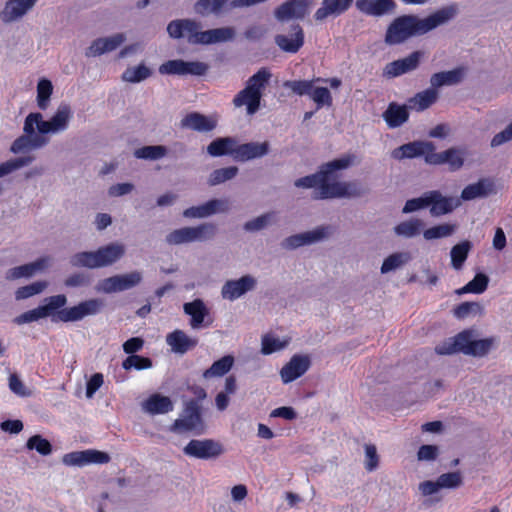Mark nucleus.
<instances>
[{"label": "nucleus", "instance_id": "obj_55", "mask_svg": "<svg viewBox=\"0 0 512 512\" xmlns=\"http://www.w3.org/2000/svg\"><path fill=\"white\" fill-rule=\"evenodd\" d=\"M46 302V304L41 305V308L45 313L46 317L51 316L53 318V315L56 312L63 309V307L67 303V298L64 294H59L48 297L46 299Z\"/></svg>", "mask_w": 512, "mask_h": 512}, {"label": "nucleus", "instance_id": "obj_21", "mask_svg": "<svg viewBox=\"0 0 512 512\" xmlns=\"http://www.w3.org/2000/svg\"><path fill=\"white\" fill-rule=\"evenodd\" d=\"M185 314L191 317L190 326L193 329L202 326L208 327L211 325L212 320L205 322V318L209 315V310L201 299H195L192 302H187L183 305Z\"/></svg>", "mask_w": 512, "mask_h": 512}, {"label": "nucleus", "instance_id": "obj_16", "mask_svg": "<svg viewBox=\"0 0 512 512\" xmlns=\"http://www.w3.org/2000/svg\"><path fill=\"white\" fill-rule=\"evenodd\" d=\"M460 204L461 202L458 198L443 196L438 190L429 191L430 214L433 217L449 214L460 206Z\"/></svg>", "mask_w": 512, "mask_h": 512}, {"label": "nucleus", "instance_id": "obj_35", "mask_svg": "<svg viewBox=\"0 0 512 512\" xmlns=\"http://www.w3.org/2000/svg\"><path fill=\"white\" fill-rule=\"evenodd\" d=\"M351 6V0H323L322 6L317 9L314 18L322 21L331 15H340Z\"/></svg>", "mask_w": 512, "mask_h": 512}, {"label": "nucleus", "instance_id": "obj_20", "mask_svg": "<svg viewBox=\"0 0 512 512\" xmlns=\"http://www.w3.org/2000/svg\"><path fill=\"white\" fill-rule=\"evenodd\" d=\"M292 34L275 36L276 45L284 52L297 53L304 45V31L299 24L292 25Z\"/></svg>", "mask_w": 512, "mask_h": 512}, {"label": "nucleus", "instance_id": "obj_56", "mask_svg": "<svg viewBox=\"0 0 512 512\" xmlns=\"http://www.w3.org/2000/svg\"><path fill=\"white\" fill-rule=\"evenodd\" d=\"M167 153V148L162 145L144 146L135 151V156L139 159L157 160L164 157Z\"/></svg>", "mask_w": 512, "mask_h": 512}, {"label": "nucleus", "instance_id": "obj_37", "mask_svg": "<svg viewBox=\"0 0 512 512\" xmlns=\"http://www.w3.org/2000/svg\"><path fill=\"white\" fill-rule=\"evenodd\" d=\"M237 140L233 137H220L207 146V153L212 157L231 155L234 158Z\"/></svg>", "mask_w": 512, "mask_h": 512}, {"label": "nucleus", "instance_id": "obj_24", "mask_svg": "<svg viewBox=\"0 0 512 512\" xmlns=\"http://www.w3.org/2000/svg\"><path fill=\"white\" fill-rule=\"evenodd\" d=\"M125 41L122 33L115 34L107 38H98L94 40L85 52L87 57L100 56L106 52H111L119 47Z\"/></svg>", "mask_w": 512, "mask_h": 512}, {"label": "nucleus", "instance_id": "obj_3", "mask_svg": "<svg viewBox=\"0 0 512 512\" xmlns=\"http://www.w3.org/2000/svg\"><path fill=\"white\" fill-rule=\"evenodd\" d=\"M125 253L122 244L111 243L98 248L96 251H85L74 254L70 263L74 267L90 269L106 267L117 262Z\"/></svg>", "mask_w": 512, "mask_h": 512}, {"label": "nucleus", "instance_id": "obj_41", "mask_svg": "<svg viewBox=\"0 0 512 512\" xmlns=\"http://www.w3.org/2000/svg\"><path fill=\"white\" fill-rule=\"evenodd\" d=\"M234 364V357L232 355H225L219 360L215 361L210 368L203 372V378L211 379L214 377H222L227 374Z\"/></svg>", "mask_w": 512, "mask_h": 512}, {"label": "nucleus", "instance_id": "obj_4", "mask_svg": "<svg viewBox=\"0 0 512 512\" xmlns=\"http://www.w3.org/2000/svg\"><path fill=\"white\" fill-rule=\"evenodd\" d=\"M72 111L69 105L61 104L49 121H44L41 113H30L24 122V132L34 133V125L40 134L56 133L67 129Z\"/></svg>", "mask_w": 512, "mask_h": 512}, {"label": "nucleus", "instance_id": "obj_31", "mask_svg": "<svg viewBox=\"0 0 512 512\" xmlns=\"http://www.w3.org/2000/svg\"><path fill=\"white\" fill-rule=\"evenodd\" d=\"M496 192L495 185L490 179H480L478 182L467 185L461 192V199L465 201L478 197H487Z\"/></svg>", "mask_w": 512, "mask_h": 512}, {"label": "nucleus", "instance_id": "obj_19", "mask_svg": "<svg viewBox=\"0 0 512 512\" xmlns=\"http://www.w3.org/2000/svg\"><path fill=\"white\" fill-rule=\"evenodd\" d=\"M217 123L216 117L206 116L199 112H190L181 120L182 127L201 133L213 131L217 127Z\"/></svg>", "mask_w": 512, "mask_h": 512}, {"label": "nucleus", "instance_id": "obj_15", "mask_svg": "<svg viewBox=\"0 0 512 512\" xmlns=\"http://www.w3.org/2000/svg\"><path fill=\"white\" fill-rule=\"evenodd\" d=\"M141 280L142 275L138 271L124 275H115L104 279L101 283V289L105 293L124 291L138 285Z\"/></svg>", "mask_w": 512, "mask_h": 512}, {"label": "nucleus", "instance_id": "obj_8", "mask_svg": "<svg viewBox=\"0 0 512 512\" xmlns=\"http://www.w3.org/2000/svg\"><path fill=\"white\" fill-rule=\"evenodd\" d=\"M104 303L101 299H89L80 302L79 304L63 308L53 315V322H76L91 315L98 314Z\"/></svg>", "mask_w": 512, "mask_h": 512}, {"label": "nucleus", "instance_id": "obj_28", "mask_svg": "<svg viewBox=\"0 0 512 512\" xmlns=\"http://www.w3.org/2000/svg\"><path fill=\"white\" fill-rule=\"evenodd\" d=\"M166 342L171 350L178 354H185L198 345L197 338L189 337L184 331L176 329L166 336Z\"/></svg>", "mask_w": 512, "mask_h": 512}, {"label": "nucleus", "instance_id": "obj_64", "mask_svg": "<svg viewBox=\"0 0 512 512\" xmlns=\"http://www.w3.org/2000/svg\"><path fill=\"white\" fill-rule=\"evenodd\" d=\"M440 488H456L462 484L460 472L444 473L438 477Z\"/></svg>", "mask_w": 512, "mask_h": 512}, {"label": "nucleus", "instance_id": "obj_32", "mask_svg": "<svg viewBox=\"0 0 512 512\" xmlns=\"http://www.w3.org/2000/svg\"><path fill=\"white\" fill-rule=\"evenodd\" d=\"M36 0H9L3 11L0 13V18L4 22H11L23 16L35 4Z\"/></svg>", "mask_w": 512, "mask_h": 512}, {"label": "nucleus", "instance_id": "obj_49", "mask_svg": "<svg viewBox=\"0 0 512 512\" xmlns=\"http://www.w3.org/2000/svg\"><path fill=\"white\" fill-rule=\"evenodd\" d=\"M53 92V86L51 81L47 79H41L37 85V103L41 110H45L48 107L50 97Z\"/></svg>", "mask_w": 512, "mask_h": 512}, {"label": "nucleus", "instance_id": "obj_9", "mask_svg": "<svg viewBox=\"0 0 512 512\" xmlns=\"http://www.w3.org/2000/svg\"><path fill=\"white\" fill-rule=\"evenodd\" d=\"M222 445L213 439H192L184 447L185 455L197 459H214L223 453Z\"/></svg>", "mask_w": 512, "mask_h": 512}, {"label": "nucleus", "instance_id": "obj_48", "mask_svg": "<svg viewBox=\"0 0 512 512\" xmlns=\"http://www.w3.org/2000/svg\"><path fill=\"white\" fill-rule=\"evenodd\" d=\"M228 0H198L194 5V10L202 16L210 13L217 14L221 11Z\"/></svg>", "mask_w": 512, "mask_h": 512}, {"label": "nucleus", "instance_id": "obj_61", "mask_svg": "<svg viewBox=\"0 0 512 512\" xmlns=\"http://www.w3.org/2000/svg\"><path fill=\"white\" fill-rule=\"evenodd\" d=\"M286 342L280 341L278 338L272 337L268 334L262 337L261 352L264 355H270L285 347Z\"/></svg>", "mask_w": 512, "mask_h": 512}, {"label": "nucleus", "instance_id": "obj_47", "mask_svg": "<svg viewBox=\"0 0 512 512\" xmlns=\"http://www.w3.org/2000/svg\"><path fill=\"white\" fill-rule=\"evenodd\" d=\"M488 282H489V279L485 274L478 273L475 275V277L471 281H469L464 287L459 289L457 292L459 294H463V293L481 294L487 289Z\"/></svg>", "mask_w": 512, "mask_h": 512}, {"label": "nucleus", "instance_id": "obj_29", "mask_svg": "<svg viewBox=\"0 0 512 512\" xmlns=\"http://www.w3.org/2000/svg\"><path fill=\"white\" fill-rule=\"evenodd\" d=\"M261 99L262 92L252 91L251 88L245 87L235 95L233 105L238 108L246 106L247 114L254 115L260 108Z\"/></svg>", "mask_w": 512, "mask_h": 512}, {"label": "nucleus", "instance_id": "obj_43", "mask_svg": "<svg viewBox=\"0 0 512 512\" xmlns=\"http://www.w3.org/2000/svg\"><path fill=\"white\" fill-rule=\"evenodd\" d=\"M423 227V222L420 219L414 218L408 221H403L394 227V231L398 236L411 238L418 235Z\"/></svg>", "mask_w": 512, "mask_h": 512}, {"label": "nucleus", "instance_id": "obj_22", "mask_svg": "<svg viewBox=\"0 0 512 512\" xmlns=\"http://www.w3.org/2000/svg\"><path fill=\"white\" fill-rule=\"evenodd\" d=\"M256 284L253 277L246 275L238 280H229L222 287V296L225 299L235 300L252 290Z\"/></svg>", "mask_w": 512, "mask_h": 512}, {"label": "nucleus", "instance_id": "obj_62", "mask_svg": "<svg viewBox=\"0 0 512 512\" xmlns=\"http://www.w3.org/2000/svg\"><path fill=\"white\" fill-rule=\"evenodd\" d=\"M9 389L19 397H28L31 395V392L27 389L23 381L16 373H12L8 379Z\"/></svg>", "mask_w": 512, "mask_h": 512}, {"label": "nucleus", "instance_id": "obj_44", "mask_svg": "<svg viewBox=\"0 0 512 512\" xmlns=\"http://www.w3.org/2000/svg\"><path fill=\"white\" fill-rule=\"evenodd\" d=\"M270 71L263 67L259 69L255 74H253L246 82L247 88H251L252 91L262 92L265 89L271 78Z\"/></svg>", "mask_w": 512, "mask_h": 512}, {"label": "nucleus", "instance_id": "obj_13", "mask_svg": "<svg viewBox=\"0 0 512 512\" xmlns=\"http://www.w3.org/2000/svg\"><path fill=\"white\" fill-rule=\"evenodd\" d=\"M311 3L312 0H287L275 9L274 16L278 21L303 19Z\"/></svg>", "mask_w": 512, "mask_h": 512}, {"label": "nucleus", "instance_id": "obj_2", "mask_svg": "<svg viewBox=\"0 0 512 512\" xmlns=\"http://www.w3.org/2000/svg\"><path fill=\"white\" fill-rule=\"evenodd\" d=\"M457 14L455 5L445 6L421 19L416 15H402L395 18L388 26L385 42L389 45L401 44L414 36L424 35L449 22Z\"/></svg>", "mask_w": 512, "mask_h": 512}, {"label": "nucleus", "instance_id": "obj_53", "mask_svg": "<svg viewBox=\"0 0 512 512\" xmlns=\"http://www.w3.org/2000/svg\"><path fill=\"white\" fill-rule=\"evenodd\" d=\"M462 341L459 339V333L452 337L444 340L435 347V352L438 355H451L454 353H462Z\"/></svg>", "mask_w": 512, "mask_h": 512}, {"label": "nucleus", "instance_id": "obj_17", "mask_svg": "<svg viewBox=\"0 0 512 512\" xmlns=\"http://www.w3.org/2000/svg\"><path fill=\"white\" fill-rule=\"evenodd\" d=\"M196 37L192 40V44L209 45L220 42L231 41L235 37V29L232 27H221L206 31L197 30Z\"/></svg>", "mask_w": 512, "mask_h": 512}, {"label": "nucleus", "instance_id": "obj_12", "mask_svg": "<svg viewBox=\"0 0 512 512\" xmlns=\"http://www.w3.org/2000/svg\"><path fill=\"white\" fill-rule=\"evenodd\" d=\"M422 56L421 51H414L405 58L387 63L383 69V76L391 79L415 70Z\"/></svg>", "mask_w": 512, "mask_h": 512}, {"label": "nucleus", "instance_id": "obj_46", "mask_svg": "<svg viewBox=\"0 0 512 512\" xmlns=\"http://www.w3.org/2000/svg\"><path fill=\"white\" fill-rule=\"evenodd\" d=\"M411 259L408 252H398L389 255L382 263L381 273H388L407 263Z\"/></svg>", "mask_w": 512, "mask_h": 512}, {"label": "nucleus", "instance_id": "obj_7", "mask_svg": "<svg viewBox=\"0 0 512 512\" xmlns=\"http://www.w3.org/2000/svg\"><path fill=\"white\" fill-rule=\"evenodd\" d=\"M217 227L213 223H204L196 227H183L173 230L166 236L170 245H179L194 241H204L215 236Z\"/></svg>", "mask_w": 512, "mask_h": 512}, {"label": "nucleus", "instance_id": "obj_59", "mask_svg": "<svg viewBox=\"0 0 512 512\" xmlns=\"http://www.w3.org/2000/svg\"><path fill=\"white\" fill-rule=\"evenodd\" d=\"M481 309L477 302H462L453 309V313L456 318L464 319L471 314H477Z\"/></svg>", "mask_w": 512, "mask_h": 512}, {"label": "nucleus", "instance_id": "obj_25", "mask_svg": "<svg viewBox=\"0 0 512 512\" xmlns=\"http://www.w3.org/2000/svg\"><path fill=\"white\" fill-rule=\"evenodd\" d=\"M269 152L268 142L256 143L250 142L245 144H236L234 150V159L236 161L245 162L251 159L259 158Z\"/></svg>", "mask_w": 512, "mask_h": 512}, {"label": "nucleus", "instance_id": "obj_5", "mask_svg": "<svg viewBox=\"0 0 512 512\" xmlns=\"http://www.w3.org/2000/svg\"><path fill=\"white\" fill-rule=\"evenodd\" d=\"M205 424L202 418V409L196 400H189L184 403L182 413L171 425L170 430L175 433L194 432L203 433Z\"/></svg>", "mask_w": 512, "mask_h": 512}, {"label": "nucleus", "instance_id": "obj_33", "mask_svg": "<svg viewBox=\"0 0 512 512\" xmlns=\"http://www.w3.org/2000/svg\"><path fill=\"white\" fill-rule=\"evenodd\" d=\"M143 409L152 414H166L174 409V404L168 396L154 393L143 403Z\"/></svg>", "mask_w": 512, "mask_h": 512}, {"label": "nucleus", "instance_id": "obj_23", "mask_svg": "<svg viewBox=\"0 0 512 512\" xmlns=\"http://www.w3.org/2000/svg\"><path fill=\"white\" fill-rule=\"evenodd\" d=\"M426 163L429 165H442L447 163L451 171H456L463 166L464 159L457 149L450 148L441 153H437L433 150L432 154L427 157Z\"/></svg>", "mask_w": 512, "mask_h": 512}, {"label": "nucleus", "instance_id": "obj_27", "mask_svg": "<svg viewBox=\"0 0 512 512\" xmlns=\"http://www.w3.org/2000/svg\"><path fill=\"white\" fill-rule=\"evenodd\" d=\"M326 235L327 229L325 227H320L313 231L287 237L282 242V247L285 249H295L306 244H311L313 242L319 241L326 237Z\"/></svg>", "mask_w": 512, "mask_h": 512}, {"label": "nucleus", "instance_id": "obj_38", "mask_svg": "<svg viewBox=\"0 0 512 512\" xmlns=\"http://www.w3.org/2000/svg\"><path fill=\"white\" fill-rule=\"evenodd\" d=\"M464 72V68L458 67L450 71L434 73L431 76L430 83L433 88L441 87L443 85L458 84L462 81Z\"/></svg>", "mask_w": 512, "mask_h": 512}, {"label": "nucleus", "instance_id": "obj_60", "mask_svg": "<svg viewBox=\"0 0 512 512\" xmlns=\"http://www.w3.org/2000/svg\"><path fill=\"white\" fill-rule=\"evenodd\" d=\"M427 207H429V191L418 198L407 200L402 212L407 214Z\"/></svg>", "mask_w": 512, "mask_h": 512}, {"label": "nucleus", "instance_id": "obj_45", "mask_svg": "<svg viewBox=\"0 0 512 512\" xmlns=\"http://www.w3.org/2000/svg\"><path fill=\"white\" fill-rule=\"evenodd\" d=\"M455 230V224L443 223L424 230L423 237L426 240L445 238L451 236Z\"/></svg>", "mask_w": 512, "mask_h": 512}, {"label": "nucleus", "instance_id": "obj_6", "mask_svg": "<svg viewBox=\"0 0 512 512\" xmlns=\"http://www.w3.org/2000/svg\"><path fill=\"white\" fill-rule=\"evenodd\" d=\"M317 78L312 80H291L284 83V87L289 88L298 96L308 95L317 105V108L324 106L330 107L333 104V98L328 88L315 87Z\"/></svg>", "mask_w": 512, "mask_h": 512}, {"label": "nucleus", "instance_id": "obj_14", "mask_svg": "<svg viewBox=\"0 0 512 512\" xmlns=\"http://www.w3.org/2000/svg\"><path fill=\"white\" fill-rule=\"evenodd\" d=\"M459 339L462 341V353L465 355L482 357L488 354L493 345V339L486 338L480 340L473 339L472 330H463L459 333Z\"/></svg>", "mask_w": 512, "mask_h": 512}, {"label": "nucleus", "instance_id": "obj_58", "mask_svg": "<svg viewBox=\"0 0 512 512\" xmlns=\"http://www.w3.org/2000/svg\"><path fill=\"white\" fill-rule=\"evenodd\" d=\"M46 287V283L42 281L34 282L29 285L20 287L17 289L15 295L16 299H27L36 294L41 293Z\"/></svg>", "mask_w": 512, "mask_h": 512}, {"label": "nucleus", "instance_id": "obj_40", "mask_svg": "<svg viewBox=\"0 0 512 512\" xmlns=\"http://www.w3.org/2000/svg\"><path fill=\"white\" fill-rule=\"evenodd\" d=\"M438 98L437 91L433 88L418 92L415 96L408 99L409 108L418 112L424 111L433 105Z\"/></svg>", "mask_w": 512, "mask_h": 512}, {"label": "nucleus", "instance_id": "obj_10", "mask_svg": "<svg viewBox=\"0 0 512 512\" xmlns=\"http://www.w3.org/2000/svg\"><path fill=\"white\" fill-rule=\"evenodd\" d=\"M208 70V65L199 61H184L181 59L168 60L159 67L161 74L202 76Z\"/></svg>", "mask_w": 512, "mask_h": 512}, {"label": "nucleus", "instance_id": "obj_50", "mask_svg": "<svg viewBox=\"0 0 512 512\" xmlns=\"http://www.w3.org/2000/svg\"><path fill=\"white\" fill-rule=\"evenodd\" d=\"M237 173L238 168L236 166H229L216 169L210 174L208 184L210 186L218 185L220 183H223L227 180L234 178L237 175Z\"/></svg>", "mask_w": 512, "mask_h": 512}, {"label": "nucleus", "instance_id": "obj_11", "mask_svg": "<svg viewBox=\"0 0 512 512\" xmlns=\"http://www.w3.org/2000/svg\"><path fill=\"white\" fill-rule=\"evenodd\" d=\"M436 150L435 145L429 141H413L395 148L391 152V157L396 160L413 159L416 157H427Z\"/></svg>", "mask_w": 512, "mask_h": 512}, {"label": "nucleus", "instance_id": "obj_54", "mask_svg": "<svg viewBox=\"0 0 512 512\" xmlns=\"http://www.w3.org/2000/svg\"><path fill=\"white\" fill-rule=\"evenodd\" d=\"M26 447L29 450H36L42 456H47L52 452L51 443L41 435L31 436L26 442Z\"/></svg>", "mask_w": 512, "mask_h": 512}, {"label": "nucleus", "instance_id": "obj_51", "mask_svg": "<svg viewBox=\"0 0 512 512\" xmlns=\"http://www.w3.org/2000/svg\"><path fill=\"white\" fill-rule=\"evenodd\" d=\"M152 366L153 362L150 358L140 356L137 354L128 356L122 362V367L126 371H129L131 369L145 370L151 368Z\"/></svg>", "mask_w": 512, "mask_h": 512}, {"label": "nucleus", "instance_id": "obj_57", "mask_svg": "<svg viewBox=\"0 0 512 512\" xmlns=\"http://www.w3.org/2000/svg\"><path fill=\"white\" fill-rule=\"evenodd\" d=\"M34 160L32 156L19 157L0 164V178L17 170L21 167L29 165Z\"/></svg>", "mask_w": 512, "mask_h": 512}, {"label": "nucleus", "instance_id": "obj_26", "mask_svg": "<svg viewBox=\"0 0 512 512\" xmlns=\"http://www.w3.org/2000/svg\"><path fill=\"white\" fill-rule=\"evenodd\" d=\"M199 28L200 24L195 20H173L168 24L167 32L174 39L182 38L186 34L189 43L192 44V40L196 38L194 35L197 34Z\"/></svg>", "mask_w": 512, "mask_h": 512}, {"label": "nucleus", "instance_id": "obj_52", "mask_svg": "<svg viewBox=\"0 0 512 512\" xmlns=\"http://www.w3.org/2000/svg\"><path fill=\"white\" fill-rule=\"evenodd\" d=\"M150 75V69L144 64H139L136 67L126 69L122 75V78L127 82L138 83L147 79Z\"/></svg>", "mask_w": 512, "mask_h": 512}, {"label": "nucleus", "instance_id": "obj_42", "mask_svg": "<svg viewBox=\"0 0 512 512\" xmlns=\"http://www.w3.org/2000/svg\"><path fill=\"white\" fill-rule=\"evenodd\" d=\"M471 247L472 244L468 240L462 241L452 247L450 254L451 264L454 269L459 270L463 267Z\"/></svg>", "mask_w": 512, "mask_h": 512}, {"label": "nucleus", "instance_id": "obj_18", "mask_svg": "<svg viewBox=\"0 0 512 512\" xmlns=\"http://www.w3.org/2000/svg\"><path fill=\"white\" fill-rule=\"evenodd\" d=\"M309 367L310 359L308 356L294 355L280 371L283 383H290L301 377L307 372Z\"/></svg>", "mask_w": 512, "mask_h": 512}, {"label": "nucleus", "instance_id": "obj_63", "mask_svg": "<svg viewBox=\"0 0 512 512\" xmlns=\"http://www.w3.org/2000/svg\"><path fill=\"white\" fill-rule=\"evenodd\" d=\"M46 318L41 306L32 310L26 311L14 319V322L18 325L38 321L39 319Z\"/></svg>", "mask_w": 512, "mask_h": 512}, {"label": "nucleus", "instance_id": "obj_1", "mask_svg": "<svg viewBox=\"0 0 512 512\" xmlns=\"http://www.w3.org/2000/svg\"><path fill=\"white\" fill-rule=\"evenodd\" d=\"M356 155L348 153L321 165L320 170L314 174L297 179L294 185L297 188H314L313 199H333L343 197H360L365 189L356 181L339 182L338 171L349 168L354 164Z\"/></svg>", "mask_w": 512, "mask_h": 512}, {"label": "nucleus", "instance_id": "obj_30", "mask_svg": "<svg viewBox=\"0 0 512 512\" xmlns=\"http://www.w3.org/2000/svg\"><path fill=\"white\" fill-rule=\"evenodd\" d=\"M382 117L389 128L400 127L409 119L408 107L396 102H391L383 112Z\"/></svg>", "mask_w": 512, "mask_h": 512}, {"label": "nucleus", "instance_id": "obj_34", "mask_svg": "<svg viewBox=\"0 0 512 512\" xmlns=\"http://www.w3.org/2000/svg\"><path fill=\"white\" fill-rule=\"evenodd\" d=\"M225 202L212 199L199 206H192L184 210L183 215L187 218H203L215 214L218 211L226 210Z\"/></svg>", "mask_w": 512, "mask_h": 512}, {"label": "nucleus", "instance_id": "obj_36", "mask_svg": "<svg viewBox=\"0 0 512 512\" xmlns=\"http://www.w3.org/2000/svg\"><path fill=\"white\" fill-rule=\"evenodd\" d=\"M357 7L369 15L381 16L395 8L393 0H358Z\"/></svg>", "mask_w": 512, "mask_h": 512}, {"label": "nucleus", "instance_id": "obj_39", "mask_svg": "<svg viewBox=\"0 0 512 512\" xmlns=\"http://www.w3.org/2000/svg\"><path fill=\"white\" fill-rule=\"evenodd\" d=\"M48 258H40L32 263H28L25 265H21L15 268H12L7 273V279H18L21 277H30L35 272L43 270L47 267Z\"/></svg>", "mask_w": 512, "mask_h": 512}]
</instances>
